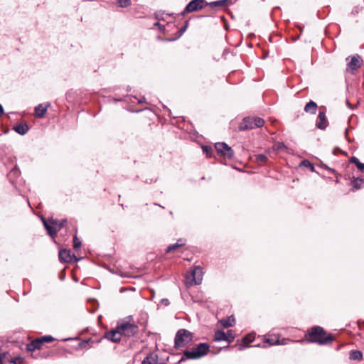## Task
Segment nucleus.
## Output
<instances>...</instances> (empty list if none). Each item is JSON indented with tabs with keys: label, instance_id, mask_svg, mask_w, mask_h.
Segmentation results:
<instances>
[{
	"label": "nucleus",
	"instance_id": "45",
	"mask_svg": "<svg viewBox=\"0 0 364 364\" xmlns=\"http://www.w3.org/2000/svg\"><path fill=\"white\" fill-rule=\"evenodd\" d=\"M144 101H142L141 100H139V103H142Z\"/></svg>",
	"mask_w": 364,
	"mask_h": 364
},
{
	"label": "nucleus",
	"instance_id": "30",
	"mask_svg": "<svg viewBox=\"0 0 364 364\" xmlns=\"http://www.w3.org/2000/svg\"><path fill=\"white\" fill-rule=\"evenodd\" d=\"M253 122H254L255 128V127H262L264 124V119L262 118H259V117L254 118Z\"/></svg>",
	"mask_w": 364,
	"mask_h": 364
},
{
	"label": "nucleus",
	"instance_id": "15",
	"mask_svg": "<svg viewBox=\"0 0 364 364\" xmlns=\"http://www.w3.org/2000/svg\"><path fill=\"white\" fill-rule=\"evenodd\" d=\"M361 58L358 55H356L351 58L350 61L348 63V66L352 70H356L361 66Z\"/></svg>",
	"mask_w": 364,
	"mask_h": 364
},
{
	"label": "nucleus",
	"instance_id": "38",
	"mask_svg": "<svg viewBox=\"0 0 364 364\" xmlns=\"http://www.w3.org/2000/svg\"><path fill=\"white\" fill-rule=\"evenodd\" d=\"M203 152H205L207 154L209 153V151H212V149L210 146H205L203 147Z\"/></svg>",
	"mask_w": 364,
	"mask_h": 364
},
{
	"label": "nucleus",
	"instance_id": "21",
	"mask_svg": "<svg viewBox=\"0 0 364 364\" xmlns=\"http://www.w3.org/2000/svg\"><path fill=\"white\" fill-rule=\"evenodd\" d=\"M317 109V105L314 101L309 102L304 107V111L311 114H315Z\"/></svg>",
	"mask_w": 364,
	"mask_h": 364
},
{
	"label": "nucleus",
	"instance_id": "17",
	"mask_svg": "<svg viewBox=\"0 0 364 364\" xmlns=\"http://www.w3.org/2000/svg\"><path fill=\"white\" fill-rule=\"evenodd\" d=\"M43 344V343H42L41 338H38L28 343L26 346V349L28 351H33L36 349H39Z\"/></svg>",
	"mask_w": 364,
	"mask_h": 364
},
{
	"label": "nucleus",
	"instance_id": "42",
	"mask_svg": "<svg viewBox=\"0 0 364 364\" xmlns=\"http://www.w3.org/2000/svg\"><path fill=\"white\" fill-rule=\"evenodd\" d=\"M28 126L26 123L24 122V134L26 133V132L28 130Z\"/></svg>",
	"mask_w": 364,
	"mask_h": 364
},
{
	"label": "nucleus",
	"instance_id": "7",
	"mask_svg": "<svg viewBox=\"0 0 364 364\" xmlns=\"http://www.w3.org/2000/svg\"><path fill=\"white\" fill-rule=\"evenodd\" d=\"M215 148L219 154L228 159H232L234 156V151L224 142L216 143Z\"/></svg>",
	"mask_w": 364,
	"mask_h": 364
},
{
	"label": "nucleus",
	"instance_id": "27",
	"mask_svg": "<svg viewBox=\"0 0 364 364\" xmlns=\"http://www.w3.org/2000/svg\"><path fill=\"white\" fill-rule=\"evenodd\" d=\"M255 161L259 165L265 164L268 160V158L265 154H257L255 156Z\"/></svg>",
	"mask_w": 364,
	"mask_h": 364
},
{
	"label": "nucleus",
	"instance_id": "10",
	"mask_svg": "<svg viewBox=\"0 0 364 364\" xmlns=\"http://www.w3.org/2000/svg\"><path fill=\"white\" fill-rule=\"evenodd\" d=\"M204 0H192L186 6L184 12H193L203 8Z\"/></svg>",
	"mask_w": 364,
	"mask_h": 364
},
{
	"label": "nucleus",
	"instance_id": "34",
	"mask_svg": "<svg viewBox=\"0 0 364 364\" xmlns=\"http://www.w3.org/2000/svg\"><path fill=\"white\" fill-rule=\"evenodd\" d=\"M301 165L304 166L305 167L309 168L312 171H314V167L312 164H311L310 161L308 160H304L301 162Z\"/></svg>",
	"mask_w": 364,
	"mask_h": 364
},
{
	"label": "nucleus",
	"instance_id": "40",
	"mask_svg": "<svg viewBox=\"0 0 364 364\" xmlns=\"http://www.w3.org/2000/svg\"><path fill=\"white\" fill-rule=\"evenodd\" d=\"M358 168L364 173V164L361 163L358 165Z\"/></svg>",
	"mask_w": 364,
	"mask_h": 364
},
{
	"label": "nucleus",
	"instance_id": "32",
	"mask_svg": "<svg viewBox=\"0 0 364 364\" xmlns=\"http://www.w3.org/2000/svg\"><path fill=\"white\" fill-rule=\"evenodd\" d=\"M81 247L80 240L75 235L73 237V247L75 250H78Z\"/></svg>",
	"mask_w": 364,
	"mask_h": 364
},
{
	"label": "nucleus",
	"instance_id": "29",
	"mask_svg": "<svg viewBox=\"0 0 364 364\" xmlns=\"http://www.w3.org/2000/svg\"><path fill=\"white\" fill-rule=\"evenodd\" d=\"M304 341L303 340H300V341H291V340H289L288 338H282V339H279V341L277 343V345H287L289 344V343H294V342H303Z\"/></svg>",
	"mask_w": 364,
	"mask_h": 364
},
{
	"label": "nucleus",
	"instance_id": "33",
	"mask_svg": "<svg viewBox=\"0 0 364 364\" xmlns=\"http://www.w3.org/2000/svg\"><path fill=\"white\" fill-rule=\"evenodd\" d=\"M40 338H41L43 343L51 342V341H54V338L52 337L51 336H41Z\"/></svg>",
	"mask_w": 364,
	"mask_h": 364
},
{
	"label": "nucleus",
	"instance_id": "3",
	"mask_svg": "<svg viewBox=\"0 0 364 364\" xmlns=\"http://www.w3.org/2000/svg\"><path fill=\"white\" fill-rule=\"evenodd\" d=\"M193 333L185 328L179 329L175 336L174 347L176 349L188 346L193 341Z\"/></svg>",
	"mask_w": 364,
	"mask_h": 364
},
{
	"label": "nucleus",
	"instance_id": "18",
	"mask_svg": "<svg viewBox=\"0 0 364 364\" xmlns=\"http://www.w3.org/2000/svg\"><path fill=\"white\" fill-rule=\"evenodd\" d=\"M279 341V338L276 336H271L268 338H264V343L262 345V348H267L268 346L277 345V343Z\"/></svg>",
	"mask_w": 364,
	"mask_h": 364
},
{
	"label": "nucleus",
	"instance_id": "20",
	"mask_svg": "<svg viewBox=\"0 0 364 364\" xmlns=\"http://www.w3.org/2000/svg\"><path fill=\"white\" fill-rule=\"evenodd\" d=\"M220 323L224 328H228L235 325V319L233 316H230L225 319L220 320Z\"/></svg>",
	"mask_w": 364,
	"mask_h": 364
},
{
	"label": "nucleus",
	"instance_id": "11",
	"mask_svg": "<svg viewBox=\"0 0 364 364\" xmlns=\"http://www.w3.org/2000/svg\"><path fill=\"white\" fill-rule=\"evenodd\" d=\"M59 259L64 262H72L78 260L75 255L71 254L70 250H62L59 252Z\"/></svg>",
	"mask_w": 364,
	"mask_h": 364
},
{
	"label": "nucleus",
	"instance_id": "8",
	"mask_svg": "<svg viewBox=\"0 0 364 364\" xmlns=\"http://www.w3.org/2000/svg\"><path fill=\"white\" fill-rule=\"evenodd\" d=\"M8 178H9V181H11V183L16 188H17V184L18 183V181H19V182H21V171H20L19 168H18L16 167H14V168H12L10 171V172L8 173Z\"/></svg>",
	"mask_w": 364,
	"mask_h": 364
},
{
	"label": "nucleus",
	"instance_id": "5",
	"mask_svg": "<svg viewBox=\"0 0 364 364\" xmlns=\"http://www.w3.org/2000/svg\"><path fill=\"white\" fill-rule=\"evenodd\" d=\"M203 268L196 266L193 270L187 272L186 274V284L188 287L200 284L203 280Z\"/></svg>",
	"mask_w": 364,
	"mask_h": 364
},
{
	"label": "nucleus",
	"instance_id": "19",
	"mask_svg": "<svg viewBox=\"0 0 364 364\" xmlns=\"http://www.w3.org/2000/svg\"><path fill=\"white\" fill-rule=\"evenodd\" d=\"M158 356L156 354H149L142 361L141 364H157Z\"/></svg>",
	"mask_w": 364,
	"mask_h": 364
},
{
	"label": "nucleus",
	"instance_id": "4",
	"mask_svg": "<svg viewBox=\"0 0 364 364\" xmlns=\"http://www.w3.org/2000/svg\"><path fill=\"white\" fill-rule=\"evenodd\" d=\"M42 222L49 236L54 238L57 235V232L64 227L67 223V220L63 219L61 220H58L57 219L51 218L49 220L48 223L44 218H42Z\"/></svg>",
	"mask_w": 364,
	"mask_h": 364
},
{
	"label": "nucleus",
	"instance_id": "31",
	"mask_svg": "<svg viewBox=\"0 0 364 364\" xmlns=\"http://www.w3.org/2000/svg\"><path fill=\"white\" fill-rule=\"evenodd\" d=\"M226 337H228L227 341L230 343L235 339V334L232 330H228L226 333Z\"/></svg>",
	"mask_w": 364,
	"mask_h": 364
},
{
	"label": "nucleus",
	"instance_id": "9",
	"mask_svg": "<svg viewBox=\"0 0 364 364\" xmlns=\"http://www.w3.org/2000/svg\"><path fill=\"white\" fill-rule=\"evenodd\" d=\"M105 338L114 343L119 342L122 338V333L120 329H119V325L117 326V329L106 332Z\"/></svg>",
	"mask_w": 364,
	"mask_h": 364
},
{
	"label": "nucleus",
	"instance_id": "22",
	"mask_svg": "<svg viewBox=\"0 0 364 364\" xmlns=\"http://www.w3.org/2000/svg\"><path fill=\"white\" fill-rule=\"evenodd\" d=\"M228 337H226V333L223 331H217L214 334V341H227Z\"/></svg>",
	"mask_w": 364,
	"mask_h": 364
},
{
	"label": "nucleus",
	"instance_id": "14",
	"mask_svg": "<svg viewBox=\"0 0 364 364\" xmlns=\"http://www.w3.org/2000/svg\"><path fill=\"white\" fill-rule=\"evenodd\" d=\"M50 107V104H39L35 107L34 114L38 118H42L44 117L47 112L48 108Z\"/></svg>",
	"mask_w": 364,
	"mask_h": 364
},
{
	"label": "nucleus",
	"instance_id": "13",
	"mask_svg": "<svg viewBox=\"0 0 364 364\" xmlns=\"http://www.w3.org/2000/svg\"><path fill=\"white\" fill-rule=\"evenodd\" d=\"M316 127L320 129H325L328 126V121L324 112L320 111L318 115V121L316 122Z\"/></svg>",
	"mask_w": 364,
	"mask_h": 364
},
{
	"label": "nucleus",
	"instance_id": "39",
	"mask_svg": "<svg viewBox=\"0 0 364 364\" xmlns=\"http://www.w3.org/2000/svg\"><path fill=\"white\" fill-rule=\"evenodd\" d=\"M7 353H4L0 354V364H4L3 360L6 357Z\"/></svg>",
	"mask_w": 364,
	"mask_h": 364
},
{
	"label": "nucleus",
	"instance_id": "23",
	"mask_svg": "<svg viewBox=\"0 0 364 364\" xmlns=\"http://www.w3.org/2000/svg\"><path fill=\"white\" fill-rule=\"evenodd\" d=\"M230 1V0H219V1H212V2L209 3L208 5L211 8H214L216 6L223 7V6H226Z\"/></svg>",
	"mask_w": 364,
	"mask_h": 364
},
{
	"label": "nucleus",
	"instance_id": "44",
	"mask_svg": "<svg viewBox=\"0 0 364 364\" xmlns=\"http://www.w3.org/2000/svg\"><path fill=\"white\" fill-rule=\"evenodd\" d=\"M186 28V25L182 28V32H183Z\"/></svg>",
	"mask_w": 364,
	"mask_h": 364
},
{
	"label": "nucleus",
	"instance_id": "43",
	"mask_svg": "<svg viewBox=\"0 0 364 364\" xmlns=\"http://www.w3.org/2000/svg\"><path fill=\"white\" fill-rule=\"evenodd\" d=\"M3 112H4L3 107H2V106L0 105V117L2 115Z\"/></svg>",
	"mask_w": 364,
	"mask_h": 364
},
{
	"label": "nucleus",
	"instance_id": "37",
	"mask_svg": "<svg viewBox=\"0 0 364 364\" xmlns=\"http://www.w3.org/2000/svg\"><path fill=\"white\" fill-rule=\"evenodd\" d=\"M11 363L14 364H21L23 363V359L21 357H16L11 360Z\"/></svg>",
	"mask_w": 364,
	"mask_h": 364
},
{
	"label": "nucleus",
	"instance_id": "26",
	"mask_svg": "<svg viewBox=\"0 0 364 364\" xmlns=\"http://www.w3.org/2000/svg\"><path fill=\"white\" fill-rule=\"evenodd\" d=\"M364 183V180L362 178L357 177L353 178L351 183L354 188L355 189H360Z\"/></svg>",
	"mask_w": 364,
	"mask_h": 364
},
{
	"label": "nucleus",
	"instance_id": "41",
	"mask_svg": "<svg viewBox=\"0 0 364 364\" xmlns=\"http://www.w3.org/2000/svg\"><path fill=\"white\" fill-rule=\"evenodd\" d=\"M161 303L164 304L166 306H168L169 304V301L167 299H163L161 300Z\"/></svg>",
	"mask_w": 364,
	"mask_h": 364
},
{
	"label": "nucleus",
	"instance_id": "46",
	"mask_svg": "<svg viewBox=\"0 0 364 364\" xmlns=\"http://www.w3.org/2000/svg\"><path fill=\"white\" fill-rule=\"evenodd\" d=\"M155 25L156 26H159L160 24H159V23L157 22V23H155Z\"/></svg>",
	"mask_w": 364,
	"mask_h": 364
},
{
	"label": "nucleus",
	"instance_id": "36",
	"mask_svg": "<svg viewBox=\"0 0 364 364\" xmlns=\"http://www.w3.org/2000/svg\"><path fill=\"white\" fill-rule=\"evenodd\" d=\"M350 162L355 164L357 167H358V165L360 164H361V162L359 161V159L358 158H356L355 156H352L350 159Z\"/></svg>",
	"mask_w": 364,
	"mask_h": 364
},
{
	"label": "nucleus",
	"instance_id": "16",
	"mask_svg": "<svg viewBox=\"0 0 364 364\" xmlns=\"http://www.w3.org/2000/svg\"><path fill=\"white\" fill-rule=\"evenodd\" d=\"M255 336L252 334H248L242 338V343L237 346L239 350H243L254 341Z\"/></svg>",
	"mask_w": 364,
	"mask_h": 364
},
{
	"label": "nucleus",
	"instance_id": "12",
	"mask_svg": "<svg viewBox=\"0 0 364 364\" xmlns=\"http://www.w3.org/2000/svg\"><path fill=\"white\" fill-rule=\"evenodd\" d=\"M254 117H247L243 119L242 122L240 123L239 126V129L240 131H245L248 129H252L255 128L254 125Z\"/></svg>",
	"mask_w": 364,
	"mask_h": 364
},
{
	"label": "nucleus",
	"instance_id": "28",
	"mask_svg": "<svg viewBox=\"0 0 364 364\" xmlns=\"http://www.w3.org/2000/svg\"><path fill=\"white\" fill-rule=\"evenodd\" d=\"M132 4V0H117V4L121 8H127Z\"/></svg>",
	"mask_w": 364,
	"mask_h": 364
},
{
	"label": "nucleus",
	"instance_id": "25",
	"mask_svg": "<svg viewBox=\"0 0 364 364\" xmlns=\"http://www.w3.org/2000/svg\"><path fill=\"white\" fill-rule=\"evenodd\" d=\"M185 245V242L183 241V239H179L176 243L173 244V245H169L167 249H166V252H169L172 250H176V248L179 247H182Z\"/></svg>",
	"mask_w": 364,
	"mask_h": 364
},
{
	"label": "nucleus",
	"instance_id": "2",
	"mask_svg": "<svg viewBox=\"0 0 364 364\" xmlns=\"http://www.w3.org/2000/svg\"><path fill=\"white\" fill-rule=\"evenodd\" d=\"M210 346L206 343H200L198 344L195 348L191 350H185L182 358L178 360L177 364H180L181 362L186 360H197L205 355L209 351Z\"/></svg>",
	"mask_w": 364,
	"mask_h": 364
},
{
	"label": "nucleus",
	"instance_id": "47",
	"mask_svg": "<svg viewBox=\"0 0 364 364\" xmlns=\"http://www.w3.org/2000/svg\"><path fill=\"white\" fill-rule=\"evenodd\" d=\"M61 279H64V276H61Z\"/></svg>",
	"mask_w": 364,
	"mask_h": 364
},
{
	"label": "nucleus",
	"instance_id": "6",
	"mask_svg": "<svg viewBox=\"0 0 364 364\" xmlns=\"http://www.w3.org/2000/svg\"><path fill=\"white\" fill-rule=\"evenodd\" d=\"M119 329H120L122 335L127 337L134 336L139 331V328L136 324L129 322H124L119 324Z\"/></svg>",
	"mask_w": 364,
	"mask_h": 364
},
{
	"label": "nucleus",
	"instance_id": "24",
	"mask_svg": "<svg viewBox=\"0 0 364 364\" xmlns=\"http://www.w3.org/2000/svg\"><path fill=\"white\" fill-rule=\"evenodd\" d=\"M349 358L353 360H360L363 358V354L360 350H352L350 353Z\"/></svg>",
	"mask_w": 364,
	"mask_h": 364
},
{
	"label": "nucleus",
	"instance_id": "35",
	"mask_svg": "<svg viewBox=\"0 0 364 364\" xmlns=\"http://www.w3.org/2000/svg\"><path fill=\"white\" fill-rule=\"evenodd\" d=\"M14 129L21 135H23V124L20 123L17 126L14 127Z\"/></svg>",
	"mask_w": 364,
	"mask_h": 364
},
{
	"label": "nucleus",
	"instance_id": "1",
	"mask_svg": "<svg viewBox=\"0 0 364 364\" xmlns=\"http://www.w3.org/2000/svg\"><path fill=\"white\" fill-rule=\"evenodd\" d=\"M308 342L316 343L319 345H326L331 343L333 341V337L331 334L326 336V332L323 328L320 326H314L310 328L306 334Z\"/></svg>",
	"mask_w": 364,
	"mask_h": 364
}]
</instances>
